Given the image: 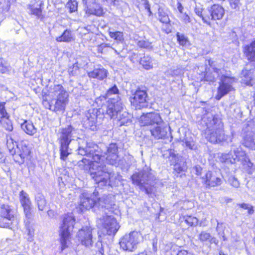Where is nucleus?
Masks as SVG:
<instances>
[{
	"mask_svg": "<svg viewBox=\"0 0 255 255\" xmlns=\"http://www.w3.org/2000/svg\"><path fill=\"white\" fill-rule=\"evenodd\" d=\"M242 75L244 77L242 81L247 85L253 86V79H252L251 72L247 70H244L242 71Z\"/></svg>",
	"mask_w": 255,
	"mask_h": 255,
	"instance_id": "obj_35",
	"label": "nucleus"
},
{
	"mask_svg": "<svg viewBox=\"0 0 255 255\" xmlns=\"http://www.w3.org/2000/svg\"><path fill=\"white\" fill-rule=\"evenodd\" d=\"M83 1L87 5V9L91 8L97 2V0H83Z\"/></svg>",
	"mask_w": 255,
	"mask_h": 255,
	"instance_id": "obj_58",
	"label": "nucleus"
},
{
	"mask_svg": "<svg viewBox=\"0 0 255 255\" xmlns=\"http://www.w3.org/2000/svg\"><path fill=\"white\" fill-rule=\"evenodd\" d=\"M212 20H218L221 19L224 14V8L218 4H214L209 10Z\"/></svg>",
	"mask_w": 255,
	"mask_h": 255,
	"instance_id": "obj_23",
	"label": "nucleus"
},
{
	"mask_svg": "<svg viewBox=\"0 0 255 255\" xmlns=\"http://www.w3.org/2000/svg\"><path fill=\"white\" fill-rule=\"evenodd\" d=\"M114 120H116L119 122L120 126L126 125L131 123L130 116L127 111L124 110V108L122 112L118 114L117 118H115Z\"/></svg>",
	"mask_w": 255,
	"mask_h": 255,
	"instance_id": "obj_28",
	"label": "nucleus"
},
{
	"mask_svg": "<svg viewBox=\"0 0 255 255\" xmlns=\"http://www.w3.org/2000/svg\"><path fill=\"white\" fill-rule=\"evenodd\" d=\"M195 12L198 16L201 17L203 14V8L201 7L196 6L195 8Z\"/></svg>",
	"mask_w": 255,
	"mask_h": 255,
	"instance_id": "obj_61",
	"label": "nucleus"
},
{
	"mask_svg": "<svg viewBox=\"0 0 255 255\" xmlns=\"http://www.w3.org/2000/svg\"><path fill=\"white\" fill-rule=\"evenodd\" d=\"M137 45L140 48L150 49L152 48L151 43L145 40H140L137 42Z\"/></svg>",
	"mask_w": 255,
	"mask_h": 255,
	"instance_id": "obj_48",
	"label": "nucleus"
},
{
	"mask_svg": "<svg viewBox=\"0 0 255 255\" xmlns=\"http://www.w3.org/2000/svg\"><path fill=\"white\" fill-rule=\"evenodd\" d=\"M26 232H27V240L30 242L32 241L33 240V238L34 234V229L32 227H30L29 226H27Z\"/></svg>",
	"mask_w": 255,
	"mask_h": 255,
	"instance_id": "obj_49",
	"label": "nucleus"
},
{
	"mask_svg": "<svg viewBox=\"0 0 255 255\" xmlns=\"http://www.w3.org/2000/svg\"><path fill=\"white\" fill-rule=\"evenodd\" d=\"M98 192L95 190L92 194L89 195L86 193H83L80 197V206L83 209L89 210L92 208H97L96 204L98 201Z\"/></svg>",
	"mask_w": 255,
	"mask_h": 255,
	"instance_id": "obj_14",
	"label": "nucleus"
},
{
	"mask_svg": "<svg viewBox=\"0 0 255 255\" xmlns=\"http://www.w3.org/2000/svg\"><path fill=\"white\" fill-rule=\"evenodd\" d=\"M14 219L1 217L0 216V227L8 228L12 224Z\"/></svg>",
	"mask_w": 255,
	"mask_h": 255,
	"instance_id": "obj_42",
	"label": "nucleus"
},
{
	"mask_svg": "<svg viewBox=\"0 0 255 255\" xmlns=\"http://www.w3.org/2000/svg\"><path fill=\"white\" fill-rule=\"evenodd\" d=\"M185 222L189 226H196L198 224V220L197 218L191 216L184 217Z\"/></svg>",
	"mask_w": 255,
	"mask_h": 255,
	"instance_id": "obj_45",
	"label": "nucleus"
},
{
	"mask_svg": "<svg viewBox=\"0 0 255 255\" xmlns=\"http://www.w3.org/2000/svg\"><path fill=\"white\" fill-rule=\"evenodd\" d=\"M142 240V235L139 232L133 231L126 234L121 239L120 245L124 251L133 252Z\"/></svg>",
	"mask_w": 255,
	"mask_h": 255,
	"instance_id": "obj_7",
	"label": "nucleus"
},
{
	"mask_svg": "<svg viewBox=\"0 0 255 255\" xmlns=\"http://www.w3.org/2000/svg\"><path fill=\"white\" fill-rule=\"evenodd\" d=\"M242 143L245 146L255 150V134L251 132L247 133L243 137Z\"/></svg>",
	"mask_w": 255,
	"mask_h": 255,
	"instance_id": "obj_24",
	"label": "nucleus"
},
{
	"mask_svg": "<svg viewBox=\"0 0 255 255\" xmlns=\"http://www.w3.org/2000/svg\"><path fill=\"white\" fill-rule=\"evenodd\" d=\"M158 18L160 22L163 23H168L169 22L168 15L160 8L158 9Z\"/></svg>",
	"mask_w": 255,
	"mask_h": 255,
	"instance_id": "obj_43",
	"label": "nucleus"
},
{
	"mask_svg": "<svg viewBox=\"0 0 255 255\" xmlns=\"http://www.w3.org/2000/svg\"><path fill=\"white\" fill-rule=\"evenodd\" d=\"M202 18V20L205 23H207L210 25V20L211 19V16L210 13L208 12V14H205V12L202 14V16L200 17Z\"/></svg>",
	"mask_w": 255,
	"mask_h": 255,
	"instance_id": "obj_57",
	"label": "nucleus"
},
{
	"mask_svg": "<svg viewBox=\"0 0 255 255\" xmlns=\"http://www.w3.org/2000/svg\"><path fill=\"white\" fill-rule=\"evenodd\" d=\"M186 169L185 162L184 160H180L174 165V171L177 173H180Z\"/></svg>",
	"mask_w": 255,
	"mask_h": 255,
	"instance_id": "obj_41",
	"label": "nucleus"
},
{
	"mask_svg": "<svg viewBox=\"0 0 255 255\" xmlns=\"http://www.w3.org/2000/svg\"><path fill=\"white\" fill-rule=\"evenodd\" d=\"M75 218L72 214L64 216L62 225L60 227L59 236L62 250L67 247L68 242L75 224Z\"/></svg>",
	"mask_w": 255,
	"mask_h": 255,
	"instance_id": "obj_6",
	"label": "nucleus"
},
{
	"mask_svg": "<svg viewBox=\"0 0 255 255\" xmlns=\"http://www.w3.org/2000/svg\"><path fill=\"white\" fill-rule=\"evenodd\" d=\"M0 216L14 219L13 211L8 205H2L0 208Z\"/></svg>",
	"mask_w": 255,
	"mask_h": 255,
	"instance_id": "obj_31",
	"label": "nucleus"
},
{
	"mask_svg": "<svg viewBox=\"0 0 255 255\" xmlns=\"http://www.w3.org/2000/svg\"><path fill=\"white\" fill-rule=\"evenodd\" d=\"M140 63L143 67L146 69L149 70L152 68L153 63L151 58L148 56H144L140 59Z\"/></svg>",
	"mask_w": 255,
	"mask_h": 255,
	"instance_id": "obj_34",
	"label": "nucleus"
},
{
	"mask_svg": "<svg viewBox=\"0 0 255 255\" xmlns=\"http://www.w3.org/2000/svg\"><path fill=\"white\" fill-rule=\"evenodd\" d=\"M93 229L89 226H85L79 230L77 234L78 240L81 244L86 247H91L93 244Z\"/></svg>",
	"mask_w": 255,
	"mask_h": 255,
	"instance_id": "obj_13",
	"label": "nucleus"
},
{
	"mask_svg": "<svg viewBox=\"0 0 255 255\" xmlns=\"http://www.w3.org/2000/svg\"><path fill=\"white\" fill-rule=\"evenodd\" d=\"M222 161L224 162H230V163H236L237 162H241L243 168L249 173L252 172L253 163L250 161L247 157L245 151L241 149H237L232 151L228 154H222L221 156Z\"/></svg>",
	"mask_w": 255,
	"mask_h": 255,
	"instance_id": "obj_5",
	"label": "nucleus"
},
{
	"mask_svg": "<svg viewBox=\"0 0 255 255\" xmlns=\"http://www.w3.org/2000/svg\"><path fill=\"white\" fill-rule=\"evenodd\" d=\"M28 9L29 10V13L36 16L38 19H42L43 16L42 14V10L40 7L35 8L33 7L32 5H29Z\"/></svg>",
	"mask_w": 255,
	"mask_h": 255,
	"instance_id": "obj_40",
	"label": "nucleus"
},
{
	"mask_svg": "<svg viewBox=\"0 0 255 255\" xmlns=\"http://www.w3.org/2000/svg\"><path fill=\"white\" fill-rule=\"evenodd\" d=\"M96 206L99 211H102L104 214H108L107 211L116 213L118 208V206L115 203L114 197L109 195H104L101 197L98 196Z\"/></svg>",
	"mask_w": 255,
	"mask_h": 255,
	"instance_id": "obj_9",
	"label": "nucleus"
},
{
	"mask_svg": "<svg viewBox=\"0 0 255 255\" xmlns=\"http://www.w3.org/2000/svg\"><path fill=\"white\" fill-rule=\"evenodd\" d=\"M56 41L58 42H71L75 40V36L72 31L66 29L60 36L56 37Z\"/></svg>",
	"mask_w": 255,
	"mask_h": 255,
	"instance_id": "obj_27",
	"label": "nucleus"
},
{
	"mask_svg": "<svg viewBox=\"0 0 255 255\" xmlns=\"http://www.w3.org/2000/svg\"><path fill=\"white\" fill-rule=\"evenodd\" d=\"M184 144L186 147L189 148L190 149H193L194 148L195 144L194 141L192 140H185Z\"/></svg>",
	"mask_w": 255,
	"mask_h": 255,
	"instance_id": "obj_59",
	"label": "nucleus"
},
{
	"mask_svg": "<svg viewBox=\"0 0 255 255\" xmlns=\"http://www.w3.org/2000/svg\"><path fill=\"white\" fill-rule=\"evenodd\" d=\"M177 9L179 12V13H182L184 12V7L182 5L181 3L180 2H178L177 3Z\"/></svg>",
	"mask_w": 255,
	"mask_h": 255,
	"instance_id": "obj_63",
	"label": "nucleus"
},
{
	"mask_svg": "<svg viewBox=\"0 0 255 255\" xmlns=\"http://www.w3.org/2000/svg\"><path fill=\"white\" fill-rule=\"evenodd\" d=\"M86 12L90 14H93L98 16H102L103 14V10L100 5L97 2L91 8L86 10Z\"/></svg>",
	"mask_w": 255,
	"mask_h": 255,
	"instance_id": "obj_32",
	"label": "nucleus"
},
{
	"mask_svg": "<svg viewBox=\"0 0 255 255\" xmlns=\"http://www.w3.org/2000/svg\"><path fill=\"white\" fill-rule=\"evenodd\" d=\"M124 106L121 101L111 99L108 101L106 114L113 119L117 118L118 114L122 112Z\"/></svg>",
	"mask_w": 255,
	"mask_h": 255,
	"instance_id": "obj_16",
	"label": "nucleus"
},
{
	"mask_svg": "<svg viewBox=\"0 0 255 255\" xmlns=\"http://www.w3.org/2000/svg\"><path fill=\"white\" fill-rule=\"evenodd\" d=\"M238 206L240 208L246 209L248 210V213L249 214H253L254 212L253 206L247 203H241L238 204Z\"/></svg>",
	"mask_w": 255,
	"mask_h": 255,
	"instance_id": "obj_46",
	"label": "nucleus"
},
{
	"mask_svg": "<svg viewBox=\"0 0 255 255\" xmlns=\"http://www.w3.org/2000/svg\"><path fill=\"white\" fill-rule=\"evenodd\" d=\"M176 255H193V254L188 253L185 250H181L178 252Z\"/></svg>",
	"mask_w": 255,
	"mask_h": 255,
	"instance_id": "obj_64",
	"label": "nucleus"
},
{
	"mask_svg": "<svg viewBox=\"0 0 255 255\" xmlns=\"http://www.w3.org/2000/svg\"><path fill=\"white\" fill-rule=\"evenodd\" d=\"M7 70V64L2 59L0 58V72L5 73Z\"/></svg>",
	"mask_w": 255,
	"mask_h": 255,
	"instance_id": "obj_54",
	"label": "nucleus"
},
{
	"mask_svg": "<svg viewBox=\"0 0 255 255\" xmlns=\"http://www.w3.org/2000/svg\"><path fill=\"white\" fill-rule=\"evenodd\" d=\"M133 184L139 187L140 190L145 191V193L151 197L154 194L155 191V179L147 167L140 171L133 174L131 177Z\"/></svg>",
	"mask_w": 255,
	"mask_h": 255,
	"instance_id": "obj_4",
	"label": "nucleus"
},
{
	"mask_svg": "<svg viewBox=\"0 0 255 255\" xmlns=\"http://www.w3.org/2000/svg\"><path fill=\"white\" fill-rule=\"evenodd\" d=\"M78 70V67L73 65L72 67H70L68 69V71L69 73V74L72 76H74L75 75L76 71Z\"/></svg>",
	"mask_w": 255,
	"mask_h": 255,
	"instance_id": "obj_60",
	"label": "nucleus"
},
{
	"mask_svg": "<svg viewBox=\"0 0 255 255\" xmlns=\"http://www.w3.org/2000/svg\"><path fill=\"white\" fill-rule=\"evenodd\" d=\"M7 147L9 150V152L13 154L15 152V150L14 149V144L13 142V139L11 137H10L9 139H7Z\"/></svg>",
	"mask_w": 255,
	"mask_h": 255,
	"instance_id": "obj_51",
	"label": "nucleus"
},
{
	"mask_svg": "<svg viewBox=\"0 0 255 255\" xmlns=\"http://www.w3.org/2000/svg\"><path fill=\"white\" fill-rule=\"evenodd\" d=\"M118 151V148L116 143H111L109 145L106 153V159L108 163L112 165L117 164L119 159Z\"/></svg>",
	"mask_w": 255,
	"mask_h": 255,
	"instance_id": "obj_19",
	"label": "nucleus"
},
{
	"mask_svg": "<svg viewBox=\"0 0 255 255\" xmlns=\"http://www.w3.org/2000/svg\"><path fill=\"white\" fill-rule=\"evenodd\" d=\"M119 92V90L116 85L109 89L107 93V96H110L113 94H117Z\"/></svg>",
	"mask_w": 255,
	"mask_h": 255,
	"instance_id": "obj_56",
	"label": "nucleus"
},
{
	"mask_svg": "<svg viewBox=\"0 0 255 255\" xmlns=\"http://www.w3.org/2000/svg\"><path fill=\"white\" fill-rule=\"evenodd\" d=\"M0 123L2 127L7 131H12L13 129L12 124L8 117L6 118H0Z\"/></svg>",
	"mask_w": 255,
	"mask_h": 255,
	"instance_id": "obj_37",
	"label": "nucleus"
},
{
	"mask_svg": "<svg viewBox=\"0 0 255 255\" xmlns=\"http://www.w3.org/2000/svg\"><path fill=\"white\" fill-rule=\"evenodd\" d=\"M98 223L101 225L103 234L108 235H114L120 227L115 218L108 214L100 217Z\"/></svg>",
	"mask_w": 255,
	"mask_h": 255,
	"instance_id": "obj_8",
	"label": "nucleus"
},
{
	"mask_svg": "<svg viewBox=\"0 0 255 255\" xmlns=\"http://www.w3.org/2000/svg\"><path fill=\"white\" fill-rule=\"evenodd\" d=\"M47 90L48 96L55 99L52 109V105L46 100H43V104L46 108L57 112H63L69 102V94L65 88L60 84L49 86Z\"/></svg>",
	"mask_w": 255,
	"mask_h": 255,
	"instance_id": "obj_3",
	"label": "nucleus"
},
{
	"mask_svg": "<svg viewBox=\"0 0 255 255\" xmlns=\"http://www.w3.org/2000/svg\"><path fill=\"white\" fill-rule=\"evenodd\" d=\"M21 128L25 133L30 135H34L37 132V128L28 121H24L21 124Z\"/></svg>",
	"mask_w": 255,
	"mask_h": 255,
	"instance_id": "obj_29",
	"label": "nucleus"
},
{
	"mask_svg": "<svg viewBox=\"0 0 255 255\" xmlns=\"http://www.w3.org/2000/svg\"><path fill=\"white\" fill-rule=\"evenodd\" d=\"M97 116L96 114L88 112L83 119L84 127L93 131L96 130L97 129Z\"/></svg>",
	"mask_w": 255,
	"mask_h": 255,
	"instance_id": "obj_20",
	"label": "nucleus"
},
{
	"mask_svg": "<svg viewBox=\"0 0 255 255\" xmlns=\"http://www.w3.org/2000/svg\"><path fill=\"white\" fill-rule=\"evenodd\" d=\"M200 124L206 128L205 137L209 142L216 143L228 140V137L224 133L222 123L212 114L207 113L204 115Z\"/></svg>",
	"mask_w": 255,
	"mask_h": 255,
	"instance_id": "obj_2",
	"label": "nucleus"
},
{
	"mask_svg": "<svg viewBox=\"0 0 255 255\" xmlns=\"http://www.w3.org/2000/svg\"><path fill=\"white\" fill-rule=\"evenodd\" d=\"M97 246L101 248L98 251L99 253L101 254V255H104L105 253H109V248L108 245L107 244H103L102 243H99L97 244Z\"/></svg>",
	"mask_w": 255,
	"mask_h": 255,
	"instance_id": "obj_50",
	"label": "nucleus"
},
{
	"mask_svg": "<svg viewBox=\"0 0 255 255\" xmlns=\"http://www.w3.org/2000/svg\"><path fill=\"white\" fill-rule=\"evenodd\" d=\"M21 148L22 149V152H21L20 153H19V155L20 156L21 158H24L26 156L28 155L29 153V151L27 147L25 145L23 146L22 145H21Z\"/></svg>",
	"mask_w": 255,
	"mask_h": 255,
	"instance_id": "obj_55",
	"label": "nucleus"
},
{
	"mask_svg": "<svg viewBox=\"0 0 255 255\" xmlns=\"http://www.w3.org/2000/svg\"><path fill=\"white\" fill-rule=\"evenodd\" d=\"M202 178L203 182L209 186H217L220 185L222 182L220 178L217 177L210 171H208Z\"/></svg>",
	"mask_w": 255,
	"mask_h": 255,
	"instance_id": "obj_21",
	"label": "nucleus"
},
{
	"mask_svg": "<svg viewBox=\"0 0 255 255\" xmlns=\"http://www.w3.org/2000/svg\"><path fill=\"white\" fill-rule=\"evenodd\" d=\"M156 125V127L150 130L151 135L157 139L167 138L170 134V127L163 122Z\"/></svg>",
	"mask_w": 255,
	"mask_h": 255,
	"instance_id": "obj_15",
	"label": "nucleus"
},
{
	"mask_svg": "<svg viewBox=\"0 0 255 255\" xmlns=\"http://www.w3.org/2000/svg\"><path fill=\"white\" fill-rule=\"evenodd\" d=\"M5 104L4 102L0 103V118H6L9 117L4 107Z\"/></svg>",
	"mask_w": 255,
	"mask_h": 255,
	"instance_id": "obj_52",
	"label": "nucleus"
},
{
	"mask_svg": "<svg viewBox=\"0 0 255 255\" xmlns=\"http://www.w3.org/2000/svg\"><path fill=\"white\" fill-rule=\"evenodd\" d=\"M243 51L248 60L255 61V40L246 45L244 48Z\"/></svg>",
	"mask_w": 255,
	"mask_h": 255,
	"instance_id": "obj_26",
	"label": "nucleus"
},
{
	"mask_svg": "<svg viewBox=\"0 0 255 255\" xmlns=\"http://www.w3.org/2000/svg\"><path fill=\"white\" fill-rule=\"evenodd\" d=\"M60 143V158L63 160H65L68 155L70 153L69 149V144L70 143L64 142Z\"/></svg>",
	"mask_w": 255,
	"mask_h": 255,
	"instance_id": "obj_33",
	"label": "nucleus"
},
{
	"mask_svg": "<svg viewBox=\"0 0 255 255\" xmlns=\"http://www.w3.org/2000/svg\"><path fill=\"white\" fill-rule=\"evenodd\" d=\"M78 153L85 156L79 162V166L84 169H89L90 175L98 186L103 188L109 185L110 173L102 162L99 146L93 142H88L85 146L79 147Z\"/></svg>",
	"mask_w": 255,
	"mask_h": 255,
	"instance_id": "obj_1",
	"label": "nucleus"
},
{
	"mask_svg": "<svg viewBox=\"0 0 255 255\" xmlns=\"http://www.w3.org/2000/svg\"><path fill=\"white\" fill-rule=\"evenodd\" d=\"M234 82V78L222 76L216 99L220 100L222 97L227 95L229 92L234 90V88L233 87Z\"/></svg>",
	"mask_w": 255,
	"mask_h": 255,
	"instance_id": "obj_11",
	"label": "nucleus"
},
{
	"mask_svg": "<svg viewBox=\"0 0 255 255\" xmlns=\"http://www.w3.org/2000/svg\"><path fill=\"white\" fill-rule=\"evenodd\" d=\"M199 240L202 243H208L210 244H215L217 245L218 240L214 237H213L207 231H202L198 235Z\"/></svg>",
	"mask_w": 255,
	"mask_h": 255,
	"instance_id": "obj_25",
	"label": "nucleus"
},
{
	"mask_svg": "<svg viewBox=\"0 0 255 255\" xmlns=\"http://www.w3.org/2000/svg\"><path fill=\"white\" fill-rule=\"evenodd\" d=\"M75 131V130L74 128L71 126L62 128L59 133L58 139L60 141V143H70L72 140V136Z\"/></svg>",
	"mask_w": 255,
	"mask_h": 255,
	"instance_id": "obj_22",
	"label": "nucleus"
},
{
	"mask_svg": "<svg viewBox=\"0 0 255 255\" xmlns=\"http://www.w3.org/2000/svg\"><path fill=\"white\" fill-rule=\"evenodd\" d=\"M228 181L230 185L235 188H238L240 186V183L238 180L234 176H231L229 177Z\"/></svg>",
	"mask_w": 255,
	"mask_h": 255,
	"instance_id": "obj_53",
	"label": "nucleus"
},
{
	"mask_svg": "<svg viewBox=\"0 0 255 255\" xmlns=\"http://www.w3.org/2000/svg\"><path fill=\"white\" fill-rule=\"evenodd\" d=\"M66 6L69 9V12L72 13L77 10L78 2L75 0H69Z\"/></svg>",
	"mask_w": 255,
	"mask_h": 255,
	"instance_id": "obj_44",
	"label": "nucleus"
},
{
	"mask_svg": "<svg viewBox=\"0 0 255 255\" xmlns=\"http://www.w3.org/2000/svg\"><path fill=\"white\" fill-rule=\"evenodd\" d=\"M147 97L146 91L138 88L134 92L131 91L129 101L131 105L136 109H140L146 106Z\"/></svg>",
	"mask_w": 255,
	"mask_h": 255,
	"instance_id": "obj_10",
	"label": "nucleus"
},
{
	"mask_svg": "<svg viewBox=\"0 0 255 255\" xmlns=\"http://www.w3.org/2000/svg\"><path fill=\"white\" fill-rule=\"evenodd\" d=\"M19 200L23 208L26 218L28 219H31L32 216L31 212L32 204L28 194L23 190L21 191L19 193Z\"/></svg>",
	"mask_w": 255,
	"mask_h": 255,
	"instance_id": "obj_18",
	"label": "nucleus"
},
{
	"mask_svg": "<svg viewBox=\"0 0 255 255\" xmlns=\"http://www.w3.org/2000/svg\"><path fill=\"white\" fill-rule=\"evenodd\" d=\"M139 122L141 126H149L154 125H159L163 123V120L159 113L151 112L142 114Z\"/></svg>",
	"mask_w": 255,
	"mask_h": 255,
	"instance_id": "obj_12",
	"label": "nucleus"
},
{
	"mask_svg": "<svg viewBox=\"0 0 255 255\" xmlns=\"http://www.w3.org/2000/svg\"><path fill=\"white\" fill-rule=\"evenodd\" d=\"M107 71L104 69H96L92 72L88 73V75L89 77L92 78H97L99 80H103L107 76Z\"/></svg>",
	"mask_w": 255,
	"mask_h": 255,
	"instance_id": "obj_30",
	"label": "nucleus"
},
{
	"mask_svg": "<svg viewBox=\"0 0 255 255\" xmlns=\"http://www.w3.org/2000/svg\"><path fill=\"white\" fill-rule=\"evenodd\" d=\"M208 63L212 67L213 71V72L207 71L204 74V80L209 82H214L217 77L222 76L224 69L214 61L209 60Z\"/></svg>",
	"mask_w": 255,
	"mask_h": 255,
	"instance_id": "obj_17",
	"label": "nucleus"
},
{
	"mask_svg": "<svg viewBox=\"0 0 255 255\" xmlns=\"http://www.w3.org/2000/svg\"><path fill=\"white\" fill-rule=\"evenodd\" d=\"M35 200L39 210L43 211L46 204L44 196L42 194L38 193L35 197Z\"/></svg>",
	"mask_w": 255,
	"mask_h": 255,
	"instance_id": "obj_36",
	"label": "nucleus"
},
{
	"mask_svg": "<svg viewBox=\"0 0 255 255\" xmlns=\"http://www.w3.org/2000/svg\"><path fill=\"white\" fill-rule=\"evenodd\" d=\"M193 170L197 175H201L202 173V168L200 166H195L193 168Z\"/></svg>",
	"mask_w": 255,
	"mask_h": 255,
	"instance_id": "obj_62",
	"label": "nucleus"
},
{
	"mask_svg": "<svg viewBox=\"0 0 255 255\" xmlns=\"http://www.w3.org/2000/svg\"><path fill=\"white\" fill-rule=\"evenodd\" d=\"M177 41L180 45L187 46L190 45V42L188 38L183 34L178 32L176 34Z\"/></svg>",
	"mask_w": 255,
	"mask_h": 255,
	"instance_id": "obj_39",
	"label": "nucleus"
},
{
	"mask_svg": "<svg viewBox=\"0 0 255 255\" xmlns=\"http://www.w3.org/2000/svg\"><path fill=\"white\" fill-rule=\"evenodd\" d=\"M178 16L180 20L185 24L189 23L191 22L190 17L185 12L182 13H178Z\"/></svg>",
	"mask_w": 255,
	"mask_h": 255,
	"instance_id": "obj_47",
	"label": "nucleus"
},
{
	"mask_svg": "<svg viewBox=\"0 0 255 255\" xmlns=\"http://www.w3.org/2000/svg\"><path fill=\"white\" fill-rule=\"evenodd\" d=\"M109 34L110 37L116 40L118 42H122L124 40L123 33L121 31H109Z\"/></svg>",
	"mask_w": 255,
	"mask_h": 255,
	"instance_id": "obj_38",
	"label": "nucleus"
}]
</instances>
